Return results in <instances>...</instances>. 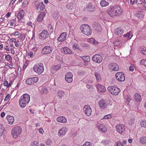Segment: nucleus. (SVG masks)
<instances>
[{"label":"nucleus","mask_w":146,"mask_h":146,"mask_svg":"<svg viewBox=\"0 0 146 146\" xmlns=\"http://www.w3.org/2000/svg\"><path fill=\"white\" fill-rule=\"evenodd\" d=\"M99 105L100 107L102 109L106 108L107 104L106 103V101L104 100H101L99 102Z\"/></svg>","instance_id":"412c9836"},{"label":"nucleus","mask_w":146,"mask_h":146,"mask_svg":"<svg viewBox=\"0 0 146 146\" xmlns=\"http://www.w3.org/2000/svg\"><path fill=\"white\" fill-rule=\"evenodd\" d=\"M53 47L51 46H46L44 47L42 50L41 53L42 54H48L51 53Z\"/></svg>","instance_id":"0eeeda50"},{"label":"nucleus","mask_w":146,"mask_h":146,"mask_svg":"<svg viewBox=\"0 0 146 146\" xmlns=\"http://www.w3.org/2000/svg\"><path fill=\"white\" fill-rule=\"evenodd\" d=\"M133 36L132 33L131 31L127 33L126 34L123 35V36L127 38V39H130Z\"/></svg>","instance_id":"7c9ffc66"},{"label":"nucleus","mask_w":146,"mask_h":146,"mask_svg":"<svg viewBox=\"0 0 146 146\" xmlns=\"http://www.w3.org/2000/svg\"><path fill=\"white\" fill-rule=\"evenodd\" d=\"M10 40L11 41L14 42L15 43H17L19 42V41H17L15 42V41H16V39L15 38H12L11 39H10Z\"/></svg>","instance_id":"bf43d9fd"},{"label":"nucleus","mask_w":146,"mask_h":146,"mask_svg":"<svg viewBox=\"0 0 146 146\" xmlns=\"http://www.w3.org/2000/svg\"><path fill=\"white\" fill-rule=\"evenodd\" d=\"M30 96L28 94H24L19 99V103L22 108L25 107L29 102Z\"/></svg>","instance_id":"f257e3e1"},{"label":"nucleus","mask_w":146,"mask_h":146,"mask_svg":"<svg viewBox=\"0 0 146 146\" xmlns=\"http://www.w3.org/2000/svg\"><path fill=\"white\" fill-rule=\"evenodd\" d=\"M21 132V128L20 127L16 126L14 127L11 131V135L14 138H17Z\"/></svg>","instance_id":"20e7f679"},{"label":"nucleus","mask_w":146,"mask_h":146,"mask_svg":"<svg viewBox=\"0 0 146 146\" xmlns=\"http://www.w3.org/2000/svg\"><path fill=\"white\" fill-rule=\"evenodd\" d=\"M24 11L22 10L20 11L18 13L17 17L19 20H20L23 18L24 14Z\"/></svg>","instance_id":"c756f323"},{"label":"nucleus","mask_w":146,"mask_h":146,"mask_svg":"<svg viewBox=\"0 0 146 146\" xmlns=\"http://www.w3.org/2000/svg\"><path fill=\"white\" fill-rule=\"evenodd\" d=\"M4 130L3 126V125L0 124V135L1 136L3 134Z\"/></svg>","instance_id":"79ce46f5"},{"label":"nucleus","mask_w":146,"mask_h":146,"mask_svg":"<svg viewBox=\"0 0 146 146\" xmlns=\"http://www.w3.org/2000/svg\"><path fill=\"white\" fill-rule=\"evenodd\" d=\"M38 47L36 46L32 48L33 50L35 52L38 50Z\"/></svg>","instance_id":"6e6d98bb"},{"label":"nucleus","mask_w":146,"mask_h":146,"mask_svg":"<svg viewBox=\"0 0 146 146\" xmlns=\"http://www.w3.org/2000/svg\"><path fill=\"white\" fill-rule=\"evenodd\" d=\"M115 127L117 131L121 134H122V133L125 131V127L124 125L123 124H118Z\"/></svg>","instance_id":"6e6552de"},{"label":"nucleus","mask_w":146,"mask_h":146,"mask_svg":"<svg viewBox=\"0 0 146 146\" xmlns=\"http://www.w3.org/2000/svg\"><path fill=\"white\" fill-rule=\"evenodd\" d=\"M63 50L65 53L70 54L72 53V51L68 48L66 47L63 48Z\"/></svg>","instance_id":"473e14b6"},{"label":"nucleus","mask_w":146,"mask_h":146,"mask_svg":"<svg viewBox=\"0 0 146 146\" xmlns=\"http://www.w3.org/2000/svg\"><path fill=\"white\" fill-rule=\"evenodd\" d=\"M134 100L138 102H139L141 100V96L140 94L137 93H135L134 94Z\"/></svg>","instance_id":"c85d7f7f"},{"label":"nucleus","mask_w":146,"mask_h":146,"mask_svg":"<svg viewBox=\"0 0 146 146\" xmlns=\"http://www.w3.org/2000/svg\"><path fill=\"white\" fill-rule=\"evenodd\" d=\"M57 40L58 41H60V42H62V41L64 40L62 38V37L60 35V36L57 38Z\"/></svg>","instance_id":"3c124183"},{"label":"nucleus","mask_w":146,"mask_h":146,"mask_svg":"<svg viewBox=\"0 0 146 146\" xmlns=\"http://www.w3.org/2000/svg\"><path fill=\"white\" fill-rule=\"evenodd\" d=\"M59 14L58 11H54L53 14V17L54 19L57 20L59 16Z\"/></svg>","instance_id":"e433bc0d"},{"label":"nucleus","mask_w":146,"mask_h":146,"mask_svg":"<svg viewBox=\"0 0 146 146\" xmlns=\"http://www.w3.org/2000/svg\"><path fill=\"white\" fill-rule=\"evenodd\" d=\"M111 117V116L110 114H108L105 115L103 117L104 119H108L110 118Z\"/></svg>","instance_id":"09e8293b"},{"label":"nucleus","mask_w":146,"mask_h":146,"mask_svg":"<svg viewBox=\"0 0 146 146\" xmlns=\"http://www.w3.org/2000/svg\"><path fill=\"white\" fill-rule=\"evenodd\" d=\"M45 13L43 12L40 13L38 15L37 18V21L38 22L41 21L43 18V17L45 16Z\"/></svg>","instance_id":"cd10ccee"},{"label":"nucleus","mask_w":146,"mask_h":146,"mask_svg":"<svg viewBox=\"0 0 146 146\" xmlns=\"http://www.w3.org/2000/svg\"><path fill=\"white\" fill-rule=\"evenodd\" d=\"M122 13V10L120 7L119 5H116V17L121 15Z\"/></svg>","instance_id":"6ab92c4d"},{"label":"nucleus","mask_w":146,"mask_h":146,"mask_svg":"<svg viewBox=\"0 0 146 146\" xmlns=\"http://www.w3.org/2000/svg\"><path fill=\"white\" fill-rule=\"evenodd\" d=\"M142 3V1L141 0H137L136 3L138 4H141Z\"/></svg>","instance_id":"0e129e2a"},{"label":"nucleus","mask_w":146,"mask_h":146,"mask_svg":"<svg viewBox=\"0 0 146 146\" xmlns=\"http://www.w3.org/2000/svg\"><path fill=\"white\" fill-rule=\"evenodd\" d=\"M60 35L62 37V38L65 40L67 36V33H62Z\"/></svg>","instance_id":"c03bdc74"},{"label":"nucleus","mask_w":146,"mask_h":146,"mask_svg":"<svg viewBox=\"0 0 146 146\" xmlns=\"http://www.w3.org/2000/svg\"><path fill=\"white\" fill-rule=\"evenodd\" d=\"M48 28L49 31H50V33H52L54 30L52 26L50 25H49L48 27Z\"/></svg>","instance_id":"a18cd8bd"},{"label":"nucleus","mask_w":146,"mask_h":146,"mask_svg":"<svg viewBox=\"0 0 146 146\" xmlns=\"http://www.w3.org/2000/svg\"><path fill=\"white\" fill-rule=\"evenodd\" d=\"M80 28L81 32L87 36L90 35L92 33L90 27L87 24L82 25Z\"/></svg>","instance_id":"f03ea898"},{"label":"nucleus","mask_w":146,"mask_h":146,"mask_svg":"<svg viewBox=\"0 0 146 146\" xmlns=\"http://www.w3.org/2000/svg\"><path fill=\"white\" fill-rule=\"evenodd\" d=\"M61 67V65L60 64L57 65L54 67V68L56 70L59 69Z\"/></svg>","instance_id":"5fc2aeb1"},{"label":"nucleus","mask_w":146,"mask_h":146,"mask_svg":"<svg viewBox=\"0 0 146 146\" xmlns=\"http://www.w3.org/2000/svg\"><path fill=\"white\" fill-rule=\"evenodd\" d=\"M28 55L30 56L31 57H32L33 55V53L32 52V51H30L29 53H28Z\"/></svg>","instance_id":"680f3d73"},{"label":"nucleus","mask_w":146,"mask_h":146,"mask_svg":"<svg viewBox=\"0 0 146 146\" xmlns=\"http://www.w3.org/2000/svg\"><path fill=\"white\" fill-rule=\"evenodd\" d=\"M13 35H19V32L18 31L14 32L13 33Z\"/></svg>","instance_id":"774afa93"},{"label":"nucleus","mask_w":146,"mask_h":146,"mask_svg":"<svg viewBox=\"0 0 146 146\" xmlns=\"http://www.w3.org/2000/svg\"><path fill=\"white\" fill-rule=\"evenodd\" d=\"M94 75L98 82L100 81L101 80V78L99 73L98 72H95L94 73Z\"/></svg>","instance_id":"f704fd0d"},{"label":"nucleus","mask_w":146,"mask_h":146,"mask_svg":"<svg viewBox=\"0 0 146 146\" xmlns=\"http://www.w3.org/2000/svg\"><path fill=\"white\" fill-rule=\"evenodd\" d=\"M140 142L143 144H146V137H141L139 139Z\"/></svg>","instance_id":"4c0bfd02"},{"label":"nucleus","mask_w":146,"mask_h":146,"mask_svg":"<svg viewBox=\"0 0 146 146\" xmlns=\"http://www.w3.org/2000/svg\"><path fill=\"white\" fill-rule=\"evenodd\" d=\"M67 129L66 127H63L58 131V135L61 136L62 135H64L67 131Z\"/></svg>","instance_id":"a211bd4d"},{"label":"nucleus","mask_w":146,"mask_h":146,"mask_svg":"<svg viewBox=\"0 0 146 146\" xmlns=\"http://www.w3.org/2000/svg\"><path fill=\"white\" fill-rule=\"evenodd\" d=\"M81 146H91L90 143L89 142L86 141L83 145H82Z\"/></svg>","instance_id":"8fccbe9b"},{"label":"nucleus","mask_w":146,"mask_h":146,"mask_svg":"<svg viewBox=\"0 0 146 146\" xmlns=\"http://www.w3.org/2000/svg\"><path fill=\"white\" fill-rule=\"evenodd\" d=\"M94 8V6L92 3H89L88 5H86V7L84 8V9L85 11H93Z\"/></svg>","instance_id":"aec40b11"},{"label":"nucleus","mask_w":146,"mask_h":146,"mask_svg":"<svg viewBox=\"0 0 146 146\" xmlns=\"http://www.w3.org/2000/svg\"><path fill=\"white\" fill-rule=\"evenodd\" d=\"M108 67L114 71H118L119 70V68L117 64L114 62L111 63L109 65Z\"/></svg>","instance_id":"2eb2a0df"},{"label":"nucleus","mask_w":146,"mask_h":146,"mask_svg":"<svg viewBox=\"0 0 146 146\" xmlns=\"http://www.w3.org/2000/svg\"><path fill=\"white\" fill-rule=\"evenodd\" d=\"M6 118L7 120L8 123L10 124H12L14 121V117L12 116L9 115L6 117Z\"/></svg>","instance_id":"a878e982"},{"label":"nucleus","mask_w":146,"mask_h":146,"mask_svg":"<svg viewBox=\"0 0 146 146\" xmlns=\"http://www.w3.org/2000/svg\"><path fill=\"white\" fill-rule=\"evenodd\" d=\"M97 127L99 130L103 133H105L107 131V129L105 126L102 124L99 125Z\"/></svg>","instance_id":"b1692460"},{"label":"nucleus","mask_w":146,"mask_h":146,"mask_svg":"<svg viewBox=\"0 0 146 146\" xmlns=\"http://www.w3.org/2000/svg\"><path fill=\"white\" fill-rule=\"evenodd\" d=\"M28 4V2L27 1H24L23 4L22 6H25Z\"/></svg>","instance_id":"4d7b16f0"},{"label":"nucleus","mask_w":146,"mask_h":146,"mask_svg":"<svg viewBox=\"0 0 146 146\" xmlns=\"http://www.w3.org/2000/svg\"><path fill=\"white\" fill-rule=\"evenodd\" d=\"M92 59L93 61L98 63H100L102 60V57L98 54L94 55L92 57Z\"/></svg>","instance_id":"dca6fc26"},{"label":"nucleus","mask_w":146,"mask_h":146,"mask_svg":"<svg viewBox=\"0 0 146 146\" xmlns=\"http://www.w3.org/2000/svg\"><path fill=\"white\" fill-rule=\"evenodd\" d=\"M117 146H123V144L119 142H118L117 143Z\"/></svg>","instance_id":"338daca9"},{"label":"nucleus","mask_w":146,"mask_h":146,"mask_svg":"<svg viewBox=\"0 0 146 146\" xmlns=\"http://www.w3.org/2000/svg\"><path fill=\"white\" fill-rule=\"evenodd\" d=\"M77 44H74L73 46V48H74L78 49V47L77 46Z\"/></svg>","instance_id":"69168bd1"},{"label":"nucleus","mask_w":146,"mask_h":146,"mask_svg":"<svg viewBox=\"0 0 146 146\" xmlns=\"http://www.w3.org/2000/svg\"><path fill=\"white\" fill-rule=\"evenodd\" d=\"M73 75L70 72H68L65 74V79L68 83H71L73 81Z\"/></svg>","instance_id":"ddd939ff"},{"label":"nucleus","mask_w":146,"mask_h":146,"mask_svg":"<svg viewBox=\"0 0 146 146\" xmlns=\"http://www.w3.org/2000/svg\"><path fill=\"white\" fill-rule=\"evenodd\" d=\"M140 63L141 64H143L145 66H146V60H142L141 61Z\"/></svg>","instance_id":"de8ad7c7"},{"label":"nucleus","mask_w":146,"mask_h":146,"mask_svg":"<svg viewBox=\"0 0 146 146\" xmlns=\"http://www.w3.org/2000/svg\"><path fill=\"white\" fill-rule=\"evenodd\" d=\"M126 98L127 102L128 103H129L131 100L130 98L129 97L127 96Z\"/></svg>","instance_id":"052dcab7"},{"label":"nucleus","mask_w":146,"mask_h":146,"mask_svg":"<svg viewBox=\"0 0 146 146\" xmlns=\"http://www.w3.org/2000/svg\"><path fill=\"white\" fill-rule=\"evenodd\" d=\"M5 58L8 61H9L11 58L9 54H7L5 56Z\"/></svg>","instance_id":"603ef678"},{"label":"nucleus","mask_w":146,"mask_h":146,"mask_svg":"<svg viewBox=\"0 0 146 146\" xmlns=\"http://www.w3.org/2000/svg\"><path fill=\"white\" fill-rule=\"evenodd\" d=\"M57 93L59 97L61 98L63 97L65 95L64 92L62 90L58 91Z\"/></svg>","instance_id":"c9c22d12"},{"label":"nucleus","mask_w":146,"mask_h":146,"mask_svg":"<svg viewBox=\"0 0 146 146\" xmlns=\"http://www.w3.org/2000/svg\"><path fill=\"white\" fill-rule=\"evenodd\" d=\"M88 41L90 43L93 44L95 41V40L93 38H90L88 39Z\"/></svg>","instance_id":"49530a36"},{"label":"nucleus","mask_w":146,"mask_h":146,"mask_svg":"<svg viewBox=\"0 0 146 146\" xmlns=\"http://www.w3.org/2000/svg\"><path fill=\"white\" fill-rule=\"evenodd\" d=\"M8 85V82L7 81H5L3 83V85L5 86H7Z\"/></svg>","instance_id":"e2e57ef3"},{"label":"nucleus","mask_w":146,"mask_h":146,"mask_svg":"<svg viewBox=\"0 0 146 146\" xmlns=\"http://www.w3.org/2000/svg\"><path fill=\"white\" fill-rule=\"evenodd\" d=\"M97 86L98 90L100 92L103 93L106 91V89L104 86L99 84H97Z\"/></svg>","instance_id":"5701e85b"},{"label":"nucleus","mask_w":146,"mask_h":146,"mask_svg":"<svg viewBox=\"0 0 146 146\" xmlns=\"http://www.w3.org/2000/svg\"><path fill=\"white\" fill-rule=\"evenodd\" d=\"M116 5L113 6H111L108 9L107 13L111 17H116Z\"/></svg>","instance_id":"423d86ee"},{"label":"nucleus","mask_w":146,"mask_h":146,"mask_svg":"<svg viewBox=\"0 0 146 146\" xmlns=\"http://www.w3.org/2000/svg\"><path fill=\"white\" fill-rule=\"evenodd\" d=\"M116 79L119 82H123L125 80V76L122 72H118L115 75Z\"/></svg>","instance_id":"9d476101"},{"label":"nucleus","mask_w":146,"mask_h":146,"mask_svg":"<svg viewBox=\"0 0 146 146\" xmlns=\"http://www.w3.org/2000/svg\"><path fill=\"white\" fill-rule=\"evenodd\" d=\"M49 36V33L46 30H43L39 34V38L40 39L44 40Z\"/></svg>","instance_id":"9b49d317"},{"label":"nucleus","mask_w":146,"mask_h":146,"mask_svg":"<svg viewBox=\"0 0 146 146\" xmlns=\"http://www.w3.org/2000/svg\"><path fill=\"white\" fill-rule=\"evenodd\" d=\"M92 27L95 30L100 31L101 29V26L98 22H94L92 24Z\"/></svg>","instance_id":"f3484780"},{"label":"nucleus","mask_w":146,"mask_h":146,"mask_svg":"<svg viewBox=\"0 0 146 146\" xmlns=\"http://www.w3.org/2000/svg\"><path fill=\"white\" fill-rule=\"evenodd\" d=\"M38 78L37 77H33L27 79L26 81V84L28 85H31L36 83L38 80Z\"/></svg>","instance_id":"4468645a"},{"label":"nucleus","mask_w":146,"mask_h":146,"mask_svg":"<svg viewBox=\"0 0 146 146\" xmlns=\"http://www.w3.org/2000/svg\"><path fill=\"white\" fill-rule=\"evenodd\" d=\"M10 95L9 94H8L4 99L5 101H7L9 98Z\"/></svg>","instance_id":"13d9d810"},{"label":"nucleus","mask_w":146,"mask_h":146,"mask_svg":"<svg viewBox=\"0 0 146 146\" xmlns=\"http://www.w3.org/2000/svg\"><path fill=\"white\" fill-rule=\"evenodd\" d=\"M108 90L111 94L116 95L120 92V90L116 86H109L108 88Z\"/></svg>","instance_id":"39448f33"},{"label":"nucleus","mask_w":146,"mask_h":146,"mask_svg":"<svg viewBox=\"0 0 146 146\" xmlns=\"http://www.w3.org/2000/svg\"><path fill=\"white\" fill-rule=\"evenodd\" d=\"M140 124L142 127H146V121L145 120H142L140 122Z\"/></svg>","instance_id":"a19ab883"},{"label":"nucleus","mask_w":146,"mask_h":146,"mask_svg":"<svg viewBox=\"0 0 146 146\" xmlns=\"http://www.w3.org/2000/svg\"><path fill=\"white\" fill-rule=\"evenodd\" d=\"M140 50L141 53L143 55H146V48L142 46L140 48Z\"/></svg>","instance_id":"58836bf2"},{"label":"nucleus","mask_w":146,"mask_h":146,"mask_svg":"<svg viewBox=\"0 0 146 146\" xmlns=\"http://www.w3.org/2000/svg\"><path fill=\"white\" fill-rule=\"evenodd\" d=\"M81 58L83 60L86 62H88L90 60V56H83Z\"/></svg>","instance_id":"ea45409f"},{"label":"nucleus","mask_w":146,"mask_h":146,"mask_svg":"<svg viewBox=\"0 0 146 146\" xmlns=\"http://www.w3.org/2000/svg\"><path fill=\"white\" fill-rule=\"evenodd\" d=\"M34 4L35 5L37 10L39 11L43 10L45 8L42 2L39 3L38 1H36L35 2Z\"/></svg>","instance_id":"1a4fd4ad"},{"label":"nucleus","mask_w":146,"mask_h":146,"mask_svg":"<svg viewBox=\"0 0 146 146\" xmlns=\"http://www.w3.org/2000/svg\"><path fill=\"white\" fill-rule=\"evenodd\" d=\"M100 4L102 7H104L108 5L109 4V3L106 2L105 0H102L101 1Z\"/></svg>","instance_id":"72a5a7b5"},{"label":"nucleus","mask_w":146,"mask_h":146,"mask_svg":"<svg viewBox=\"0 0 146 146\" xmlns=\"http://www.w3.org/2000/svg\"><path fill=\"white\" fill-rule=\"evenodd\" d=\"M66 7L68 9L72 10L74 9V5L73 3H70L67 5Z\"/></svg>","instance_id":"2f4dec72"},{"label":"nucleus","mask_w":146,"mask_h":146,"mask_svg":"<svg viewBox=\"0 0 146 146\" xmlns=\"http://www.w3.org/2000/svg\"><path fill=\"white\" fill-rule=\"evenodd\" d=\"M123 32V30L120 28H118L115 30L114 33L117 35H120L122 34Z\"/></svg>","instance_id":"393cba45"},{"label":"nucleus","mask_w":146,"mask_h":146,"mask_svg":"<svg viewBox=\"0 0 146 146\" xmlns=\"http://www.w3.org/2000/svg\"><path fill=\"white\" fill-rule=\"evenodd\" d=\"M83 110L86 115L88 116L91 115L92 110L89 105L85 106L83 108Z\"/></svg>","instance_id":"f8f14e48"},{"label":"nucleus","mask_w":146,"mask_h":146,"mask_svg":"<svg viewBox=\"0 0 146 146\" xmlns=\"http://www.w3.org/2000/svg\"><path fill=\"white\" fill-rule=\"evenodd\" d=\"M34 71L38 74H40L44 71V67L42 63L35 64L33 67Z\"/></svg>","instance_id":"7ed1b4c3"},{"label":"nucleus","mask_w":146,"mask_h":146,"mask_svg":"<svg viewBox=\"0 0 146 146\" xmlns=\"http://www.w3.org/2000/svg\"><path fill=\"white\" fill-rule=\"evenodd\" d=\"M51 143V141L50 139H47L46 141V143L48 145H50Z\"/></svg>","instance_id":"864d4df0"},{"label":"nucleus","mask_w":146,"mask_h":146,"mask_svg":"<svg viewBox=\"0 0 146 146\" xmlns=\"http://www.w3.org/2000/svg\"><path fill=\"white\" fill-rule=\"evenodd\" d=\"M57 121L60 123H65L67 122L66 118L62 116H60L57 117L56 119Z\"/></svg>","instance_id":"4be33fe9"},{"label":"nucleus","mask_w":146,"mask_h":146,"mask_svg":"<svg viewBox=\"0 0 146 146\" xmlns=\"http://www.w3.org/2000/svg\"><path fill=\"white\" fill-rule=\"evenodd\" d=\"M144 16V12L141 11H138L135 14V16L138 18L141 19Z\"/></svg>","instance_id":"bb28decb"},{"label":"nucleus","mask_w":146,"mask_h":146,"mask_svg":"<svg viewBox=\"0 0 146 146\" xmlns=\"http://www.w3.org/2000/svg\"><path fill=\"white\" fill-rule=\"evenodd\" d=\"M78 75L80 76H82L83 75H84L86 74V72H85L82 70H80L78 72Z\"/></svg>","instance_id":"37998d69"}]
</instances>
